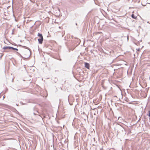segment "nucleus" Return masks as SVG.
I'll return each instance as SVG.
<instances>
[{"instance_id": "12", "label": "nucleus", "mask_w": 150, "mask_h": 150, "mask_svg": "<svg viewBox=\"0 0 150 150\" xmlns=\"http://www.w3.org/2000/svg\"><path fill=\"white\" fill-rule=\"evenodd\" d=\"M77 41L79 43V44L80 42V40L78 39H77Z\"/></svg>"}, {"instance_id": "15", "label": "nucleus", "mask_w": 150, "mask_h": 150, "mask_svg": "<svg viewBox=\"0 0 150 150\" xmlns=\"http://www.w3.org/2000/svg\"><path fill=\"white\" fill-rule=\"evenodd\" d=\"M5 96H3V99H4V98H5Z\"/></svg>"}, {"instance_id": "8", "label": "nucleus", "mask_w": 150, "mask_h": 150, "mask_svg": "<svg viewBox=\"0 0 150 150\" xmlns=\"http://www.w3.org/2000/svg\"><path fill=\"white\" fill-rule=\"evenodd\" d=\"M131 17L133 19H136L137 18V17L135 16L133 14H132V15Z\"/></svg>"}, {"instance_id": "16", "label": "nucleus", "mask_w": 150, "mask_h": 150, "mask_svg": "<svg viewBox=\"0 0 150 150\" xmlns=\"http://www.w3.org/2000/svg\"><path fill=\"white\" fill-rule=\"evenodd\" d=\"M147 23H149L150 24V22H149V21H148V22H147Z\"/></svg>"}, {"instance_id": "3", "label": "nucleus", "mask_w": 150, "mask_h": 150, "mask_svg": "<svg viewBox=\"0 0 150 150\" xmlns=\"http://www.w3.org/2000/svg\"><path fill=\"white\" fill-rule=\"evenodd\" d=\"M84 64L85 67L87 68V69H89L90 67L89 64L88 63L85 62Z\"/></svg>"}, {"instance_id": "10", "label": "nucleus", "mask_w": 150, "mask_h": 150, "mask_svg": "<svg viewBox=\"0 0 150 150\" xmlns=\"http://www.w3.org/2000/svg\"><path fill=\"white\" fill-rule=\"evenodd\" d=\"M23 47L25 48V49H28V50H29V48L28 47H26V46H23Z\"/></svg>"}, {"instance_id": "17", "label": "nucleus", "mask_w": 150, "mask_h": 150, "mask_svg": "<svg viewBox=\"0 0 150 150\" xmlns=\"http://www.w3.org/2000/svg\"><path fill=\"white\" fill-rule=\"evenodd\" d=\"M16 53L17 54H19V53L18 52H16Z\"/></svg>"}, {"instance_id": "13", "label": "nucleus", "mask_w": 150, "mask_h": 150, "mask_svg": "<svg viewBox=\"0 0 150 150\" xmlns=\"http://www.w3.org/2000/svg\"><path fill=\"white\" fill-rule=\"evenodd\" d=\"M4 55V54H2L0 56V59H1L2 57V56H3V55Z\"/></svg>"}, {"instance_id": "5", "label": "nucleus", "mask_w": 150, "mask_h": 150, "mask_svg": "<svg viewBox=\"0 0 150 150\" xmlns=\"http://www.w3.org/2000/svg\"><path fill=\"white\" fill-rule=\"evenodd\" d=\"M37 113L39 114V112H38V111H36L33 113V114L34 115H38V116H40L38 115Z\"/></svg>"}, {"instance_id": "11", "label": "nucleus", "mask_w": 150, "mask_h": 150, "mask_svg": "<svg viewBox=\"0 0 150 150\" xmlns=\"http://www.w3.org/2000/svg\"><path fill=\"white\" fill-rule=\"evenodd\" d=\"M148 115L149 117H150V110L149 111V114Z\"/></svg>"}, {"instance_id": "4", "label": "nucleus", "mask_w": 150, "mask_h": 150, "mask_svg": "<svg viewBox=\"0 0 150 150\" xmlns=\"http://www.w3.org/2000/svg\"><path fill=\"white\" fill-rule=\"evenodd\" d=\"M11 48V47L10 46H5L3 48V49L4 50H10Z\"/></svg>"}, {"instance_id": "7", "label": "nucleus", "mask_w": 150, "mask_h": 150, "mask_svg": "<svg viewBox=\"0 0 150 150\" xmlns=\"http://www.w3.org/2000/svg\"><path fill=\"white\" fill-rule=\"evenodd\" d=\"M38 36L39 37H40V38H42V37H43V36H42V35L41 34V33H38Z\"/></svg>"}, {"instance_id": "14", "label": "nucleus", "mask_w": 150, "mask_h": 150, "mask_svg": "<svg viewBox=\"0 0 150 150\" xmlns=\"http://www.w3.org/2000/svg\"><path fill=\"white\" fill-rule=\"evenodd\" d=\"M58 60L60 61L62 60V59H58Z\"/></svg>"}, {"instance_id": "18", "label": "nucleus", "mask_w": 150, "mask_h": 150, "mask_svg": "<svg viewBox=\"0 0 150 150\" xmlns=\"http://www.w3.org/2000/svg\"><path fill=\"white\" fill-rule=\"evenodd\" d=\"M100 106H98V108H100Z\"/></svg>"}, {"instance_id": "2", "label": "nucleus", "mask_w": 150, "mask_h": 150, "mask_svg": "<svg viewBox=\"0 0 150 150\" xmlns=\"http://www.w3.org/2000/svg\"><path fill=\"white\" fill-rule=\"evenodd\" d=\"M43 37H41L39 38L38 39V42L39 44H42L43 41Z\"/></svg>"}, {"instance_id": "6", "label": "nucleus", "mask_w": 150, "mask_h": 150, "mask_svg": "<svg viewBox=\"0 0 150 150\" xmlns=\"http://www.w3.org/2000/svg\"><path fill=\"white\" fill-rule=\"evenodd\" d=\"M11 49L13 50H16V51H18V49L16 48H14L13 47H11Z\"/></svg>"}, {"instance_id": "1", "label": "nucleus", "mask_w": 150, "mask_h": 150, "mask_svg": "<svg viewBox=\"0 0 150 150\" xmlns=\"http://www.w3.org/2000/svg\"><path fill=\"white\" fill-rule=\"evenodd\" d=\"M118 131L119 132H123L125 131V129L122 126H120L118 127Z\"/></svg>"}, {"instance_id": "9", "label": "nucleus", "mask_w": 150, "mask_h": 150, "mask_svg": "<svg viewBox=\"0 0 150 150\" xmlns=\"http://www.w3.org/2000/svg\"><path fill=\"white\" fill-rule=\"evenodd\" d=\"M10 52V51H9L8 50H4L3 51V52Z\"/></svg>"}, {"instance_id": "19", "label": "nucleus", "mask_w": 150, "mask_h": 150, "mask_svg": "<svg viewBox=\"0 0 150 150\" xmlns=\"http://www.w3.org/2000/svg\"><path fill=\"white\" fill-rule=\"evenodd\" d=\"M76 25H77V23H76Z\"/></svg>"}, {"instance_id": "20", "label": "nucleus", "mask_w": 150, "mask_h": 150, "mask_svg": "<svg viewBox=\"0 0 150 150\" xmlns=\"http://www.w3.org/2000/svg\"><path fill=\"white\" fill-rule=\"evenodd\" d=\"M19 45L20 46H21V45Z\"/></svg>"}]
</instances>
